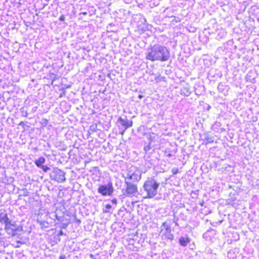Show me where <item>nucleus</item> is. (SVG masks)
<instances>
[{
	"label": "nucleus",
	"instance_id": "25",
	"mask_svg": "<svg viewBox=\"0 0 259 259\" xmlns=\"http://www.w3.org/2000/svg\"><path fill=\"white\" fill-rule=\"evenodd\" d=\"M41 123L45 126H46L48 123V120L47 119L43 118L41 120Z\"/></svg>",
	"mask_w": 259,
	"mask_h": 259
},
{
	"label": "nucleus",
	"instance_id": "29",
	"mask_svg": "<svg viewBox=\"0 0 259 259\" xmlns=\"http://www.w3.org/2000/svg\"><path fill=\"white\" fill-rule=\"evenodd\" d=\"M111 202L113 203V204H114L115 205H116L117 202V199L116 198H114L113 199H112L111 200Z\"/></svg>",
	"mask_w": 259,
	"mask_h": 259
},
{
	"label": "nucleus",
	"instance_id": "9",
	"mask_svg": "<svg viewBox=\"0 0 259 259\" xmlns=\"http://www.w3.org/2000/svg\"><path fill=\"white\" fill-rule=\"evenodd\" d=\"M117 122H118L125 129H127L130 127H131L133 124V121L128 120L126 116H124V118L119 117L118 119Z\"/></svg>",
	"mask_w": 259,
	"mask_h": 259
},
{
	"label": "nucleus",
	"instance_id": "24",
	"mask_svg": "<svg viewBox=\"0 0 259 259\" xmlns=\"http://www.w3.org/2000/svg\"><path fill=\"white\" fill-rule=\"evenodd\" d=\"M26 228L25 227V229ZM25 231H26V229L25 230ZM19 231H24V228H23V225L21 224L20 225L17 226V232Z\"/></svg>",
	"mask_w": 259,
	"mask_h": 259
},
{
	"label": "nucleus",
	"instance_id": "1",
	"mask_svg": "<svg viewBox=\"0 0 259 259\" xmlns=\"http://www.w3.org/2000/svg\"><path fill=\"white\" fill-rule=\"evenodd\" d=\"M170 58V53L168 49L163 46L154 45L148 48L146 53V59L151 61H167Z\"/></svg>",
	"mask_w": 259,
	"mask_h": 259
},
{
	"label": "nucleus",
	"instance_id": "11",
	"mask_svg": "<svg viewBox=\"0 0 259 259\" xmlns=\"http://www.w3.org/2000/svg\"><path fill=\"white\" fill-rule=\"evenodd\" d=\"M219 92L225 94L228 91V87L222 82H220L218 85Z\"/></svg>",
	"mask_w": 259,
	"mask_h": 259
},
{
	"label": "nucleus",
	"instance_id": "37",
	"mask_svg": "<svg viewBox=\"0 0 259 259\" xmlns=\"http://www.w3.org/2000/svg\"><path fill=\"white\" fill-rule=\"evenodd\" d=\"M167 156H168V157H171V156H172V154H170V153H168V154H167Z\"/></svg>",
	"mask_w": 259,
	"mask_h": 259
},
{
	"label": "nucleus",
	"instance_id": "39",
	"mask_svg": "<svg viewBox=\"0 0 259 259\" xmlns=\"http://www.w3.org/2000/svg\"><path fill=\"white\" fill-rule=\"evenodd\" d=\"M165 154H166V153H167V150H165Z\"/></svg>",
	"mask_w": 259,
	"mask_h": 259
},
{
	"label": "nucleus",
	"instance_id": "13",
	"mask_svg": "<svg viewBox=\"0 0 259 259\" xmlns=\"http://www.w3.org/2000/svg\"><path fill=\"white\" fill-rule=\"evenodd\" d=\"M11 221L9 220V218L7 217V214L4 212H1L0 213V223H4L5 226L6 225V223L10 222Z\"/></svg>",
	"mask_w": 259,
	"mask_h": 259
},
{
	"label": "nucleus",
	"instance_id": "30",
	"mask_svg": "<svg viewBox=\"0 0 259 259\" xmlns=\"http://www.w3.org/2000/svg\"><path fill=\"white\" fill-rule=\"evenodd\" d=\"M37 109V106H34L33 107H32V111L33 112H35Z\"/></svg>",
	"mask_w": 259,
	"mask_h": 259
},
{
	"label": "nucleus",
	"instance_id": "28",
	"mask_svg": "<svg viewBox=\"0 0 259 259\" xmlns=\"http://www.w3.org/2000/svg\"><path fill=\"white\" fill-rule=\"evenodd\" d=\"M67 226H68L67 224H65V223L63 224L62 226L61 227V229H66V227H67Z\"/></svg>",
	"mask_w": 259,
	"mask_h": 259
},
{
	"label": "nucleus",
	"instance_id": "33",
	"mask_svg": "<svg viewBox=\"0 0 259 259\" xmlns=\"http://www.w3.org/2000/svg\"><path fill=\"white\" fill-rule=\"evenodd\" d=\"M65 255H62L60 256V259H65Z\"/></svg>",
	"mask_w": 259,
	"mask_h": 259
},
{
	"label": "nucleus",
	"instance_id": "14",
	"mask_svg": "<svg viewBox=\"0 0 259 259\" xmlns=\"http://www.w3.org/2000/svg\"><path fill=\"white\" fill-rule=\"evenodd\" d=\"M37 222L39 224L41 229L49 228L50 227V224L48 222L42 221L38 218L37 219Z\"/></svg>",
	"mask_w": 259,
	"mask_h": 259
},
{
	"label": "nucleus",
	"instance_id": "15",
	"mask_svg": "<svg viewBox=\"0 0 259 259\" xmlns=\"http://www.w3.org/2000/svg\"><path fill=\"white\" fill-rule=\"evenodd\" d=\"M191 94L190 88L188 87H183L181 90V94L185 96H189Z\"/></svg>",
	"mask_w": 259,
	"mask_h": 259
},
{
	"label": "nucleus",
	"instance_id": "18",
	"mask_svg": "<svg viewBox=\"0 0 259 259\" xmlns=\"http://www.w3.org/2000/svg\"><path fill=\"white\" fill-rule=\"evenodd\" d=\"M20 112L22 116L26 117L27 116V111L26 108L23 107L21 109Z\"/></svg>",
	"mask_w": 259,
	"mask_h": 259
},
{
	"label": "nucleus",
	"instance_id": "7",
	"mask_svg": "<svg viewBox=\"0 0 259 259\" xmlns=\"http://www.w3.org/2000/svg\"><path fill=\"white\" fill-rule=\"evenodd\" d=\"M114 192L112 183L109 182L107 185H101L98 188V192L103 196H111Z\"/></svg>",
	"mask_w": 259,
	"mask_h": 259
},
{
	"label": "nucleus",
	"instance_id": "2",
	"mask_svg": "<svg viewBox=\"0 0 259 259\" xmlns=\"http://www.w3.org/2000/svg\"><path fill=\"white\" fill-rule=\"evenodd\" d=\"M159 186L158 183L153 178H149L145 182L143 188L147 193L145 198H153L157 194V190Z\"/></svg>",
	"mask_w": 259,
	"mask_h": 259
},
{
	"label": "nucleus",
	"instance_id": "27",
	"mask_svg": "<svg viewBox=\"0 0 259 259\" xmlns=\"http://www.w3.org/2000/svg\"><path fill=\"white\" fill-rule=\"evenodd\" d=\"M65 17L64 15H62L59 18V20L61 21H64L65 20Z\"/></svg>",
	"mask_w": 259,
	"mask_h": 259
},
{
	"label": "nucleus",
	"instance_id": "10",
	"mask_svg": "<svg viewBox=\"0 0 259 259\" xmlns=\"http://www.w3.org/2000/svg\"><path fill=\"white\" fill-rule=\"evenodd\" d=\"M216 38L218 40L223 39L227 35V32L223 29H218L216 30Z\"/></svg>",
	"mask_w": 259,
	"mask_h": 259
},
{
	"label": "nucleus",
	"instance_id": "21",
	"mask_svg": "<svg viewBox=\"0 0 259 259\" xmlns=\"http://www.w3.org/2000/svg\"><path fill=\"white\" fill-rule=\"evenodd\" d=\"M204 140L206 141L205 145H207L208 143H212L213 142L212 138L207 136L205 138Z\"/></svg>",
	"mask_w": 259,
	"mask_h": 259
},
{
	"label": "nucleus",
	"instance_id": "8",
	"mask_svg": "<svg viewBox=\"0 0 259 259\" xmlns=\"http://www.w3.org/2000/svg\"><path fill=\"white\" fill-rule=\"evenodd\" d=\"M5 229L9 236H14L16 234V225L15 222L12 223L11 221L10 222L6 223Z\"/></svg>",
	"mask_w": 259,
	"mask_h": 259
},
{
	"label": "nucleus",
	"instance_id": "40",
	"mask_svg": "<svg viewBox=\"0 0 259 259\" xmlns=\"http://www.w3.org/2000/svg\"><path fill=\"white\" fill-rule=\"evenodd\" d=\"M94 259H96V258H94Z\"/></svg>",
	"mask_w": 259,
	"mask_h": 259
},
{
	"label": "nucleus",
	"instance_id": "5",
	"mask_svg": "<svg viewBox=\"0 0 259 259\" xmlns=\"http://www.w3.org/2000/svg\"><path fill=\"white\" fill-rule=\"evenodd\" d=\"M50 178L58 183H62L65 181V172L60 169L55 167L50 174Z\"/></svg>",
	"mask_w": 259,
	"mask_h": 259
},
{
	"label": "nucleus",
	"instance_id": "20",
	"mask_svg": "<svg viewBox=\"0 0 259 259\" xmlns=\"http://www.w3.org/2000/svg\"><path fill=\"white\" fill-rule=\"evenodd\" d=\"M40 168H41L42 169V170L44 171V172H47L48 171H49L51 169V168L49 167H48L47 165H42L40 167Z\"/></svg>",
	"mask_w": 259,
	"mask_h": 259
},
{
	"label": "nucleus",
	"instance_id": "12",
	"mask_svg": "<svg viewBox=\"0 0 259 259\" xmlns=\"http://www.w3.org/2000/svg\"><path fill=\"white\" fill-rule=\"evenodd\" d=\"M179 241L181 246L185 247L190 242V239L188 237H181Z\"/></svg>",
	"mask_w": 259,
	"mask_h": 259
},
{
	"label": "nucleus",
	"instance_id": "4",
	"mask_svg": "<svg viewBox=\"0 0 259 259\" xmlns=\"http://www.w3.org/2000/svg\"><path fill=\"white\" fill-rule=\"evenodd\" d=\"M159 235L163 240H173L174 234L171 232L170 226L166 222H163L160 227Z\"/></svg>",
	"mask_w": 259,
	"mask_h": 259
},
{
	"label": "nucleus",
	"instance_id": "22",
	"mask_svg": "<svg viewBox=\"0 0 259 259\" xmlns=\"http://www.w3.org/2000/svg\"><path fill=\"white\" fill-rule=\"evenodd\" d=\"M151 148L152 147L151 146V142H149L147 146L144 147V151L146 153H147L151 149Z\"/></svg>",
	"mask_w": 259,
	"mask_h": 259
},
{
	"label": "nucleus",
	"instance_id": "31",
	"mask_svg": "<svg viewBox=\"0 0 259 259\" xmlns=\"http://www.w3.org/2000/svg\"><path fill=\"white\" fill-rule=\"evenodd\" d=\"M126 129H125L124 128H123V130H122V131H121V132H120V133L122 135H123L124 134V133L125 131H126Z\"/></svg>",
	"mask_w": 259,
	"mask_h": 259
},
{
	"label": "nucleus",
	"instance_id": "16",
	"mask_svg": "<svg viewBox=\"0 0 259 259\" xmlns=\"http://www.w3.org/2000/svg\"><path fill=\"white\" fill-rule=\"evenodd\" d=\"M45 162L46 159L43 157H40L34 161V163L37 167L40 168L42 165H43V164H44Z\"/></svg>",
	"mask_w": 259,
	"mask_h": 259
},
{
	"label": "nucleus",
	"instance_id": "34",
	"mask_svg": "<svg viewBox=\"0 0 259 259\" xmlns=\"http://www.w3.org/2000/svg\"><path fill=\"white\" fill-rule=\"evenodd\" d=\"M17 248L19 247V246L18 245V244L19 243H20V244L22 243L20 241H19V240H17Z\"/></svg>",
	"mask_w": 259,
	"mask_h": 259
},
{
	"label": "nucleus",
	"instance_id": "3",
	"mask_svg": "<svg viewBox=\"0 0 259 259\" xmlns=\"http://www.w3.org/2000/svg\"><path fill=\"white\" fill-rule=\"evenodd\" d=\"M122 177L124 179V181L130 182L135 184H137L141 180L142 178V173L138 169L133 170L131 169L127 171L125 176L123 175Z\"/></svg>",
	"mask_w": 259,
	"mask_h": 259
},
{
	"label": "nucleus",
	"instance_id": "19",
	"mask_svg": "<svg viewBox=\"0 0 259 259\" xmlns=\"http://www.w3.org/2000/svg\"><path fill=\"white\" fill-rule=\"evenodd\" d=\"M112 207L111 205L109 204H107L105 206V209H103V212L109 213L110 212L109 209Z\"/></svg>",
	"mask_w": 259,
	"mask_h": 259
},
{
	"label": "nucleus",
	"instance_id": "17",
	"mask_svg": "<svg viewBox=\"0 0 259 259\" xmlns=\"http://www.w3.org/2000/svg\"><path fill=\"white\" fill-rule=\"evenodd\" d=\"M19 6L21 8L20 11V14H21L23 10H25L26 8V5L24 3H17V8H19Z\"/></svg>",
	"mask_w": 259,
	"mask_h": 259
},
{
	"label": "nucleus",
	"instance_id": "23",
	"mask_svg": "<svg viewBox=\"0 0 259 259\" xmlns=\"http://www.w3.org/2000/svg\"><path fill=\"white\" fill-rule=\"evenodd\" d=\"M66 234L65 233H64L62 231V230H60L59 233H58L57 235H56V236H57V239L59 241H60L61 240V239L59 238V237L60 236H62V235H65L66 236Z\"/></svg>",
	"mask_w": 259,
	"mask_h": 259
},
{
	"label": "nucleus",
	"instance_id": "26",
	"mask_svg": "<svg viewBox=\"0 0 259 259\" xmlns=\"http://www.w3.org/2000/svg\"><path fill=\"white\" fill-rule=\"evenodd\" d=\"M171 172L173 175H176L178 172V169L177 168H173L171 169Z\"/></svg>",
	"mask_w": 259,
	"mask_h": 259
},
{
	"label": "nucleus",
	"instance_id": "38",
	"mask_svg": "<svg viewBox=\"0 0 259 259\" xmlns=\"http://www.w3.org/2000/svg\"><path fill=\"white\" fill-rule=\"evenodd\" d=\"M200 205H201V206H203V202L201 203H200Z\"/></svg>",
	"mask_w": 259,
	"mask_h": 259
},
{
	"label": "nucleus",
	"instance_id": "6",
	"mask_svg": "<svg viewBox=\"0 0 259 259\" xmlns=\"http://www.w3.org/2000/svg\"><path fill=\"white\" fill-rule=\"evenodd\" d=\"M125 189L122 190L123 194L126 196L135 195L138 192V186L136 184L125 182Z\"/></svg>",
	"mask_w": 259,
	"mask_h": 259
},
{
	"label": "nucleus",
	"instance_id": "36",
	"mask_svg": "<svg viewBox=\"0 0 259 259\" xmlns=\"http://www.w3.org/2000/svg\"><path fill=\"white\" fill-rule=\"evenodd\" d=\"M90 257L91 258H93V259L95 258H94V255H93V254H91L90 255Z\"/></svg>",
	"mask_w": 259,
	"mask_h": 259
},
{
	"label": "nucleus",
	"instance_id": "35",
	"mask_svg": "<svg viewBox=\"0 0 259 259\" xmlns=\"http://www.w3.org/2000/svg\"><path fill=\"white\" fill-rule=\"evenodd\" d=\"M138 98H139V99H142L143 98V96L142 95H139L138 96Z\"/></svg>",
	"mask_w": 259,
	"mask_h": 259
},
{
	"label": "nucleus",
	"instance_id": "32",
	"mask_svg": "<svg viewBox=\"0 0 259 259\" xmlns=\"http://www.w3.org/2000/svg\"><path fill=\"white\" fill-rule=\"evenodd\" d=\"M88 13L87 12L80 13L79 15H87Z\"/></svg>",
	"mask_w": 259,
	"mask_h": 259
}]
</instances>
